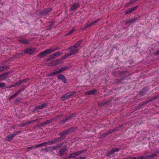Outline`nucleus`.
Segmentation results:
<instances>
[{"label":"nucleus","mask_w":159,"mask_h":159,"mask_svg":"<svg viewBox=\"0 0 159 159\" xmlns=\"http://www.w3.org/2000/svg\"><path fill=\"white\" fill-rule=\"evenodd\" d=\"M3 66L4 70L8 69L10 67L9 66H6V65Z\"/></svg>","instance_id":"obj_48"},{"label":"nucleus","mask_w":159,"mask_h":159,"mask_svg":"<svg viewBox=\"0 0 159 159\" xmlns=\"http://www.w3.org/2000/svg\"><path fill=\"white\" fill-rule=\"evenodd\" d=\"M75 157V152H72L70 153L68 156V158H71V157Z\"/></svg>","instance_id":"obj_35"},{"label":"nucleus","mask_w":159,"mask_h":159,"mask_svg":"<svg viewBox=\"0 0 159 159\" xmlns=\"http://www.w3.org/2000/svg\"><path fill=\"white\" fill-rule=\"evenodd\" d=\"M91 26L89 22V21L86 24H85L84 25V27L83 28H81V30H84L86 28L89 27Z\"/></svg>","instance_id":"obj_28"},{"label":"nucleus","mask_w":159,"mask_h":159,"mask_svg":"<svg viewBox=\"0 0 159 159\" xmlns=\"http://www.w3.org/2000/svg\"><path fill=\"white\" fill-rule=\"evenodd\" d=\"M74 31V30H71L68 33V34H71V33H73V32Z\"/></svg>","instance_id":"obj_64"},{"label":"nucleus","mask_w":159,"mask_h":159,"mask_svg":"<svg viewBox=\"0 0 159 159\" xmlns=\"http://www.w3.org/2000/svg\"><path fill=\"white\" fill-rule=\"evenodd\" d=\"M68 133L66 130H64L63 132H61L59 133V135L61 136L60 137H59L61 140L65 139L66 137V135Z\"/></svg>","instance_id":"obj_11"},{"label":"nucleus","mask_w":159,"mask_h":159,"mask_svg":"<svg viewBox=\"0 0 159 159\" xmlns=\"http://www.w3.org/2000/svg\"><path fill=\"white\" fill-rule=\"evenodd\" d=\"M21 90L19 89L18 90V92L14 94V95H12L10 98H13L14 97H15L17 96L18 94L20 92Z\"/></svg>","instance_id":"obj_37"},{"label":"nucleus","mask_w":159,"mask_h":159,"mask_svg":"<svg viewBox=\"0 0 159 159\" xmlns=\"http://www.w3.org/2000/svg\"><path fill=\"white\" fill-rule=\"evenodd\" d=\"M131 24H133L135 23L138 22L139 21V18L137 17H133L130 19Z\"/></svg>","instance_id":"obj_19"},{"label":"nucleus","mask_w":159,"mask_h":159,"mask_svg":"<svg viewBox=\"0 0 159 159\" xmlns=\"http://www.w3.org/2000/svg\"><path fill=\"white\" fill-rule=\"evenodd\" d=\"M28 124H27V122H26L25 123H23L22 124H21V126L22 127H25V126H27L28 125Z\"/></svg>","instance_id":"obj_55"},{"label":"nucleus","mask_w":159,"mask_h":159,"mask_svg":"<svg viewBox=\"0 0 159 159\" xmlns=\"http://www.w3.org/2000/svg\"><path fill=\"white\" fill-rule=\"evenodd\" d=\"M48 145V143H47V141L46 142H44L43 143L40 144V145L41 147L44 146L46 145Z\"/></svg>","instance_id":"obj_49"},{"label":"nucleus","mask_w":159,"mask_h":159,"mask_svg":"<svg viewBox=\"0 0 159 159\" xmlns=\"http://www.w3.org/2000/svg\"><path fill=\"white\" fill-rule=\"evenodd\" d=\"M60 60L58 59L52 62V65H57L59 64H60Z\"/></svg>","instance_id":"obj_27"},{"label":"nucleus","mask_w":159,"mask_h":159,"mask_svg":"<svg viewBox=\"0 0 159 159\" xmlns=\"http://www.w3.org/2000/svg\"><path fill=\"white\" fill-rule=\"evenodd\" d=\"M108 103V102L106 100H104L101 103V106H103L106 104H107Z\"/></svg>","instance_id":"obj_32"},{"label":"nucleus","mask_w":159,"mask_h":159,"mask_svg":"<svg viewBox=\"0 0 159 159\" xmlns=\"http://www.w3.org/2000/svg\"><path fill=\"white\" fill-rule=\"evenodd\" d=\"M61 140L60 139L59 137L56 138H55L52 139L51 140H48L47 141V143H48V145H53L55 143H56Z\"/></svg>","instance_id":"obj_4"},{"label":"nucleus","mask_w":159,"mask_h":159,"mask_svg":"<svg viewBox=\"0 0 159 159\" xmlns=\"http://www.w3.org/2000/svg\"><path fill=\"white\" fill-rule=\"evenodd\" d=\"M14 138L12 137V135L9 134L8 135L6 138V140L7 141L10 142Z\"/></svg>","instance_id":"obj_26"},{"label":"nucleus","mask_w":159,"mask_h":159,"mask_svg":"<svg viewBox=\"0 0 159 159\" xmlns=\"http://www.w3.org/2000/svg\"><path fill=\"white\" fill-rule=\"evenodd\" d=\"M99 21V20H95L93 21H92L91 23H90V25L91 26L93 25L94 24L97 22Z\"/></svg>","instance_id":"obj_44"},{"label":"nucleus","mask_w":159,"mask_h":159,"mask_svg":"<svg viewBox=\"0 0 159 159\" xmlns=\"http://www.w3.org/2000/svg\"><path fill=\"white\" fill-rule=\"evenodd\" d=\"M86 157H80L79 158H77L76 159H85Z\"/></svg>","instance_id":"obj_62"},{"label":"nucleus","mask_w":159,"mask_h":159,"mask_svg":"<svg viewBox=\"0 0 159 159\" xmlns=\"http://www.w3.org/2000/svg\"><path fill=\"white\" fill-rule=\"evenodd\" d=\"M36 49L35 48L30 47L27 48L25 50V53L28 54L30 55L33 54L36 51Z\"/></svg>","instance_id":"obj_7"},{"label":"nucleus","mask_w":159,"mask_h":159,"mask_svg":"<svg viewBox=\"0 0 159 159\" xmlns=\"http://www.w3.org/2000/svg\"><path fill=\"white\" fill-rule=\"evenodd\" d=\"M48 105V104L47 103H45L37 106L34 108L33 111H37L39 110L43 109V108L45 107Z\"/></svg>","instance_id":"obj_8"},{"label":"nucleus","mask_w":159,"mask_h":159,"mask_svg":"<svg viewBox=\"0 0 159 159\" xmlns=\"http://www.w3.org/2000/svg\"><path fill=\"white\" fill-rule=\"evenodd\" d=\"M129 23H130L131 24V21L130 19H129V20H127L125 22L126 25H127Z\"/></svg>","instance_id":"obj_56"},{"label":"nucleus","mask_w":159,"mask_h":159,"mask_svg":"<svg viewBox=\"0 0 159 159\" xmlns=\"http://www.w3.org/2000/svg\"><path fill=\"white\" fill-rule=\"evenodd\" d=\"M67 121L65 119H62L61 121L60 124H63L65 123H66Z\"/></svg>","instance_id":"obj_47"},{"label":"nucleus","mask_w":159,"mask_h":159,"mask_svg":"<svg viewBox=\"0 0 159 159\" xmlns=\"http://www.w3.org/2000/svg\"><path fill=\"white\" fill-rule=\"evenodd\" d=\"M108 135V134H107V133H104V134H102V136L103 137H106L107 136V135Z\"/></svg>","instance_id":"obj_57"},{"label":"nucleus","mask_w":159,"mask_h":159,"mask_svg":"<svg viewBox=\"0 0 159 159\" xmlns=\"http://www.w3.org/2000/svg\"><path fill=\"white\" fill-rule=\"evenodd\" d=\"M77 128L75 126L72 127L70 128V130H71V131L72 132H73L76 130Z\"/></svg>","instance_id":"obj_40"},{"label":"nucleus","mask_w":159,"mask_h":159,"mask_svg":"<svg viewBox=\"0 0 159 159\" xmlns=\"http://www.w3.org/2000/svg\"><path fill=\"white\" fill-rule=\"evenodd\" d=\"M50 53H51L49 49H47L44 51L40 53L39 54V56L40 58H43L46 56L47 54Z\"/></svg>","instance_id":"obj_9"},{"label":"nucleus","mask_w":159,"mask_h":159,"mask_svg":"<svg viewBox=\"0 0 159 159\" xmlns=\"http://www.w3.org/2000/svg\"><path fill=\"white\" fill-rule=\"evenodd\" d=\"M124 77H122L120 79H116L115 80V82L117 84H120L124 80Z\"/></svg>","instance_id":"obj_25"},{"label":"nucleus","mask_w":159,"mask_h":159,"mask_svg":"<svg viewBox=\"0 0 159 159\" xmlns=\"http://www.w3.org/2000/svg\"><path fill=\"white\" fill-rule=\"evenodd\" d=\"M83 40L81 39L79 41L76 43L74 45L76 46L78 48V47L80 46L81 44L83 42Z\"/></svg>","instance_id":"obj_29"},{"label":"nucleus","mask_w":159,"mask_h":159,"mask_svg":"<svg viewBox=\"0 0 159 159\" xmlns=\"http://www.w3.org/2000/svg\"><path fill=\"white\" fill-rule=\"evenodd\" d=\"M11 73L10 71H8L0 74V81L6 80L7 79V75Z\"/></svg>","instance_id":"obj_6"},{"label":"nucleus","mask_w":159,"mask_h":159,"mask_svg":"<svg viewBox=\"0 0 159 159\" xmlns=\"http://www.w3.org/2000/svg\"><path fill=\"white\" fill-rule=\"evenodd\" d=\"M48 148H50L51 149L55 150L56 149V146H51L48 147Z\"/></svg>","instance_id":"obj_46"},{"label":"nucleus","mask_w":159,"mask_h":159,"mask_svg":"<svg viewBox=\"0 0 159 159\" xmlns=\"http://www.w3.org/2000/svg\"><path fill=\"white\" fill-rule=\"evenodd\" d=\"M66 130L68 134L69 133L72 132L71 131V130H70V128L67 129H66Z\"/></svg>","instance_id":"obj_60"},{"label":"nucleus","mask_w":159,"mask_h":159,"mask_svg":"<svg viewBox=\"0 0 159 159\" xmlns=\"http://www.w3.org/2000/svg\"><path fill=\"white\" fill-rule=\"evenodd\" d=\"M122 159H136V157H129Z\"/></svg>","instance_id":"obj_45"},{"label":"nucleus","mask_w":159,"mask_h":159,"mask_svg":"<svg viewBox=\"0 0 159 159\" xmlns=\"http://www.w3.org/2000/svg\"><path fill=\"white\" fill-rule=\"evenodd\" d=\"M19 41L21 43L24 44H30L29 40L27 39L24 38H20Z\"/></svg>","instance_id":"obj_13"},{"label":"nucleus","mask_w":159,"mask_h":159,"mask_svg":"<svg viewBox=\"0 0 159 159\" xmlns=\"http://www.w3.org/2000/svg\"><path fill=\"white\" fill-rule=\"evenodd\" d=\"M148 92V89L147 88H143L142 91L140 92V94L142 96L145 95Z\"/></svg>","instance_id":"obj_18"},{"label":"nucleus","mask_w":159,"mask_h":159,"mask_svg":"<svg viewBox=\"0 0 159 159\" xmlns=\"http://www.w3.org/2000/svg\"><path fill=\"white\" fill-rule=\"evenodd\" d=\"M80 6V4L79 3L77 2L74 3L70 7V11H75L77 8Z\"/></svg>","instance_id":"obj_5"},{"label":"nucleus","mask_w":159,"mask_h":159,"mask_svg":"<svg viewBox=\"0 0 159 159\" xmlns=\"http://www.w3.org/2000/svg\"><path fill=\"white\" fill-rule=\"evenodd\" d=\"M60 98L62 101H65L66 99L69 98L67 93L61 97Z\"/></svg>","instance_id":"obj_24"},{"label":"nucleus","mask_w":159,"mask_h":159,"mask_svg":"<svg viewBox=\"0 0 159 159\" xmlns=\"http://www.w3.org/2000/svg\"><path fill=\"white\" fill-rule=\"evenodd\" d=\"M34 148V146H32V147H28V148H27V149H28V150H30V149H32V148Z\"/></svg>","instance_id":"obj_61"},{"label":"nucleus","mask_w":159,"mask_h":159,"mask_svg":"<svg viewBox=\"0 0 159 159\" xmlns=\"http://www.w3.org/2000/svg\"><path fill=\"white\" fill-rule=\"evenodd\" d=\"M86 151V150H82L80 151H78L75 152V156H76L79 155L83 153L84 152Z\"/></svg>","instance_id":"obj_31"},{"label":"nucleus","mask_w":159,"mask_h":159,"mask_svg":"<svg viewBox=\"0 0 159 159\" xmlns=\"http://www.w3.org/2000/svg\"><path fill=\"white\" fill-rule=\"evenodd\" d=\"M57 71H54V72H53L51 73H49L48 74L47 76L48 77L51 76L53 75H56L57 74Z\"/></svg>","instance_id":"obj_36"},{"label":"nucleus","mask_w":159,"mask_h":159,"mask_svg":"<svg viewBox=\"0 0 159 159\" xmlns=\"http://www.w3.org/2000/svg\"><path fill=\"white\" fill-rule=\"evenodd\" d=\"M157 155L156 154H153L151 155H149L146 156L145 157L146 159H151L152 158L154 157H157Z\"/></svg>","instance_id":"obj_23"},{"label":"nucleus","mask_w":159,"mask_h":159,"mask_svg":"<svg viewBox=\"0 0 159 159\" xmlns=\"http://www.w3.org/2000/svg\"><path fill=\"white\" fill-rule=\"evenodd\" d=\"M25 80V79H24L22 80H19L18 81L14 83L13 84L11 85L8 88H10L12 87H13L16 86H17L20 85L22 83H23Z\"/></svg>","instance_id":"obj_10"},{"label":"nucleus","mask_w":159,"mask_h":159,"mask_svg":"<svg viewBox=\"0 0 159 159\" xmlns=\"http://www.w3.org/2000/svg\"><path fill=\"white\" fill-rule=\"evenodd\" d=\"M120 150V149L118 148H112L106 154V156L110 158L111 157V155L113 154L115 152H118Z\"/></svg>","instance_id":"obj_3"},{"label":"nucleus","mask_w":159,"mask_h":159,"mask_svg":"<svg viewBox=\"0 0 159 159\" xmlns=\"http://www.w3.org/2000/svg\"><path fill=\"white\" fill-rule=\"evenodd\" d=\"M149 102H150V101H147L146 102H143V103L142 104L141 106H142V105H143V104H146L148 103Z\"/></svg>","instance_id":"obj_58"},{"label":"nucleus","mask_w":159,"mask_h":159,"mask_svg":"<svg viewBox=\"0 0 159 159\" xmlns=\"http://www.w3.org/2000/svg\"><path fill=\"white\" fill-rule=\"evenodd\" d=\"M52 9L51 8H48L44 9L43 11H41L40 12V14L41 16H45L49 12L52 11Z\"/></svg>","instance_id":"obj_2"},{"label":"nucleus","mask_w":159,"mask_h":159,"mask_svg":"<svg viewBox=\"0 0 159 159\" xmlns=\"http://www.w3.org/2000/svg\"><path fill=\"white\" fill-rule=\"evenodd\" d=\"M0 88H5L6 84L4 82H1L0 83Z\"/></svg>","instance_id":"obj_39"},{"label":"nucleus","mask_w":159,"mask_h":159,"mask_svg":"<svg viewBox=\"0 0 159 159\" xmlns=\"http://www.w3.org/2000/svg\"><path fill=\"white\" fill-rule=\"evenodd\" d=\"M50 123H52L51 120H47L46 121L41 123L40 124V126L41 127L44 126L45 125L49 124Z\"/></svg>","instance_id":"obj_21"},{"label":"nucleus","mask_w":159,"mask_h":159,"mask_svg":"<svg viewBox=\"0 0 159 159\" xmlns=\"http://www.w3.org/2000/svg\"><path fill=\"white\" fill-rule=\"evenodd\" d=\"M57 118H56V117H55L53 118H52V119H51L50 120H51V122L52 123L54 121H56L57 120Z\"/></svg>","instance_id":"obj_54"},{"label":"nucleus","mask_w":159,"mask_h":159,"mask_svg":"<svg viewBox=\"0 0 159 159\" xmlns=\"http://www.w3.org/2000/svg\"><path fill=\"white\" fill-rule=\"evenodd\" d=\"M113 132H114V131H113V130L112 129L110 130L109 131L107 132V133L108 135H109L110 134H111Z\"/></svg>","instance_id":"obj_50"},{"label":"nucleus","mask_w":159,"mask_h":159,"mask_svg":"<svg viewBox=\"0 0 159 159\" xmlns=\"http://www.w3.org/2000/svg\"><path fill=\"white\" fill-rule=\"evenodd\" d=\"M123 126L122 125H119V126L116 127L114 128L113 130L114 132L118 131L121 127Z\"/></svg>","instance_id":"obj_33"},{"label":"nucleus","mask_w":159,"mask_h":159,"mask_svg":"<svg viewBox=\"0 0 159 159\" xmlns=\"http://www.w3.org/2000/svg\"><path fill=\"white\" fill-rule=\"evenodd\" d=\"M38 120V119H36L35 120H32L31 121H29L28 122H27V123L28 125L29 124L33 123H34V122H35L36 120Z\"/></svg>","instance_id":"obj_42"},{"label":"nucleus","mask_w":159,"mask_h":159,"mask_svg":"<svg viewBox=\"0 0 159 159\" xmlns=\"http://www.w3.org/2000/svg\"><path fill=\"white\" fill-rule=\"evenodd\" d=\"M70 56V55L68 53H66L61 58V60L65 59L68 57Z\"/></svg>","instance_id":"obj_30"},{"label":"nucleus","mask_w":159,"mask_h":159,"mask_svg":"<svg viewBox=\"0 0 159 159\" xmlns=\"http://www.w3.org/2000/svg\"><path fill=\"white\" fill-rule=\"evenodd\" d=\"M97 92L96 89H94L93 90H90L85 92V94L87 95H94Z\"/></svg>","instance_id":"obj_14"},{"label":"nucleus","mask_w":159,"mask_h":159,"mask_svg":"<svg viewBox=\"0 0 159 159\" xmlns=\"http://www.w3.org/2000/svg\"><path fill=\"white\" fill-rule=\"evenodd\" d=\"M67 51H70L68 53L71 56L77 53L79 51V49L74 45L69 47Z\"/></svg>","instance_id":"obj_1"},{"label":"nucleus","mask_w":159,"mask_h":159,"mask_svg":"<svg viewBox=\"0 0 159 159\" xmlns=\"http://www.w3.org/2000/svg\"><path fill=\"white\" fill-rule=\"evenodd\" d=\"M68 68V67L67 66H65V67H62L60 70L57 71V74H59V73H61L63 71L66 70Z\"/></svg>","instance_id":"obj_20"},{"label":"nucleus","mask_w":159,"mask_h":159,"mask_svg":"<svg viewBox=\"0 0 159 159\" xmlns=\"http://www.w3.org/2000/svg\"><path fill=\"white\" fill-rule=\"evenodd\" d=\"M57 78L59 80L62 81L64 83H67L65 77L63 75H58L57 76Z\"/></svg>","instance_id":"obj_16"},{"label":"nucleus","mask_w":159,"mask_h":159,"mask_svg":"<svg viewBox=\"0 0 159 159\" xmlns=\"http://www.w3.org/2000/svg\"><path fill=\"white\" fill-rule=\"evenodd\" d=\"M67 151L66 148V146L62 148H61L59 151V155L60 156H62L65 152Z\"/></svg>","instance_id":"obj_15"},{"label":"nucleus","mask_w":159,"mask_h":159,"mask_svg":"<svg viewBox=\"0 0 159 159\" xmlns=\"http://www.w3.org/2000/svg\"><path fill=\"white\" fill-rule=\"evenodd\" d=\"M59 49V48L58 46H56L53 47L52 48H50L49 49V50L50 52V53H52L53 52H54L56 50Z\"/></svg>","instance_id":"obj_22"},{"label":"nucleus","mask_w":159,"mask_h":159,"mask_svg":"<svg viewBox=\"0 0 159 159\" xmlns=\"http://www.w3.org/2000/svg\"><path fill=\"white\" fill-rule=\"evenodd\" d=\"M60 53H61V52H57L53 54L52 55L53 57H54V58L55 57H59V56L60 55Z\"/></svg>","instance_id":"obj_34"},{"label":"nucleus","mask_w":159,"mask_h":159,"mask_svg":"<svg viewBox=\"0 0 159 159\" xmlns=\"http://www.w3.org/2000/svg\"><path fill=\"white\" fill-rule=\"evenodd\" d=\"M76 114L75 113L70 114L69 115L66 116L65 119L67 121H68L71 118H75V117L76 116Z\"/></svg>","instance_id":"obj_17"},{"label":"nucleus","mask_w":159,"mask_h":159,"mask_svg":"<svg viewBox=\"0 0 159 159\" xmlns=\"http://www.w3.org/2000/svg\"><path fill=\"white\" fill-rule=\"evenodd\" d=\"M62 143H61L60 144H57L56 146V149L61 148L62 146Z\"/></svg>","instance_id":"obj_41"},{"label":"nucleus","mask_w":159,"mask_h":159,"mask_svg":"<svg viewBox=\"0 0 159 159\" xmlns=\"http://www.w3.org/2000/svg\"><path fill=\"white\" fill-rule=\"evenodd\" d=\"M54 58V57H53L52 55H51L49 57V58H48L47 59V61H50L52 59H53Z\"/></svg>","instance_id":"obj_43"},{"label":"nucleus","mask_w":159,"mask_h":159,"mask_svg":"<svg viewBox=\"0 0 159 159\" xmlns=\"http://www.w3.org/2000/svg\"><path fill=\"white\" fill-rule=\"evenodd\" d=\"M4 70L3 66L0 65V72H2Z\"/></svg>","instance_id":"obj_52"},{"label":"nucleus","mask_w":159,"mask_h":159,"mask_svg":"<svg viewBox=\"0 0 159 159\" xmlns=\"http://www.w3.org/2000/svg\"><path fill=\"white\" fill-rule=\"evenodd\" d=\"M11 135H12V137L14 138L16 135V133L15 132H14L12 134H11Z\"/></svg>","instance_id":"obj_59"},{"label":"nucleus","mask_w":159,"mask_h":159,"mask_svg":"<svg viewBox=\"0 0 159 159\" xmlns=\"http://www.w3.org/2000/svg\"><path fill=\"white\" fill-rule=\"evenodd\" d=\"M138 7V6H136L133 7L129 8L127 10L125 11V14L127 15L129 13H130L136 9Z\"/></svg>","instance_id":"obj_12"},{"label":"nucleus","mask_w":159,"mask_h":159,"mask_svg":"<svg viewBox=\"0 0 159 159\" xmlns=\"http://www.w3.org/2000/svg\"><path fill=\"white\" fill-rule=\"evenodd\" d=\"M138 0H130L126 5L127 6L129 4H131L136 2Z\"/></svg>","instance_id":"obj_38"},{"label":"nucleus","mask_w":159,"mask_h":159,"mask_svg":"<svg viewBox=\"0 0 159 159\" xmlns=\"http://www.w3.org/2000/svg\"><path fill=\"white\" fill-rule=\"evenodd\" d=\"M67 93V94L68 95V98H70L72 96L70 92Z\"/></svg>","instance_id":"obj_63"},{"label":"nucleus","mask_w":159,"mask_h":159,"mask_svg":"<svg viewBox=\"0 0 159 159\" xmlns=\"http://www.w3.org/2000/svg\"><path fill=\"white\" fill-rule=\"evenodd\" d=\"M145 157H143V156L139 157L136 158V159H145Z\"/></svg>","instance_id":"obj_53"},{"label":"nucleus","mask_w":159,"mask_h":159,"mask_svg":"<svg viewBox=\"0 0 159 159\" xmlns=\"http://www.w3.org/2000/svg\"><path fill=\"white\" fill-rule=\"evenodd\" d=\"M70 92L72 96L75 95L76 93V92L75 91H72Z\"/></svg>","instance_id":"obj_51"}]
</instances>
